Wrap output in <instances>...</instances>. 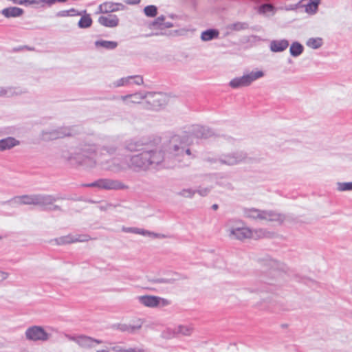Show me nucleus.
I'll return each mask as SVG.
<instances>
[{
    "label": "nucleus",
    "mask_w": 352,
    "mask_h": 352,
    "mask_svg": "<svg viewBox=\"0 0 352 352\" xmlns=\"http://www.w3.org/2000/svg\"><path fill=\"white\" fill-rule=\"evenodd\" d=\"M58 199L59 197H58L50 195L38 194L36 205L43 207L44 209L56 210L58 209V207L57 206H54L53 204Z\"/></svg>",
    "instance_id": "nucleus-13"
},
{
    "label": "nucleus",
    "mask_w": 352,
    "mask_h": 352,
    "mask_svg": "<svg viewBox=\"0 0 352 352\" xmlns=\"http://www.w3.org/2000/svg\"><path fill=\"white\" fill-rule=\"evenodd\" d=\"M92 24V19L89 14L82 16L78 21V26L80 28H87Z\"/></svg>",
    "instance_id": "nucleus-36"
},
{
    "label": "nucleus",
    "mask_w": 352,
    "mask_h": 352,
    "mask_svg": "<svg viewBox=\"0 0 352 352\" xmlns=\"http://www.w3.org/2000/svg\"><path fill=\"white\" fill-rule=\"evenodd\" d=\"M320 0L309 1L306 5H305V12L310 14L316 13Z\"/></svg>",
    "instance_id": "nucleus-34"
},
{
    "label": "nucleus",
    "mask_w": 352,
    "mask_h": 352,
    "mask_svg": "<svg viewBox=\"0 0 352 352\" xmlns=\"http://www.w3.org/2000/svg\"><path fill=\"white\" fill-rule=\"evenodd\" d=\"M212 188V186H210V187H201V186L197 190H196V192H197L199 195H201L202 197H205L207 195H208V193L210 192Z\"/></svg>",
    "instance_id": "nucleus-44"
},
{
    "label": "nucleus",
    "mask_w": 352,
    "mask_h": 352,
    "mask_svg": "<svg viewBox=\"0 0 352 352\" xmlns=\"http://www.w3.org/2000/svg\"><path fill=\"white\" fill-rule=\"evenodd\" d=\"M140 1L141 0H126V2L130 5H135L139 3Z\"/></svg>",
    "instance_id": "nucleus-52"
},
{
    "label": "nucleus",
    "mask_w": 352,
    "mask_h": 352,
    "mask_svg": "<svg viewBox=\"0 0 352 352\" xmlns=\"http://www.w3.org/2000/svg\"><path fill=\"white\" fill-rule=\"evenodd\" d=\"M248 28V25L244 22H236L229 25V28L232 30L234 31H240L242 30H245Z\"/></svg>",
    "instance_id": "nucleus-41"
},
{
    "label": "nucleus",
    "mask_w": 352,
    "mask_h": 352,
    "mask_svg": "<svg viewBox=\"0 0 352 352\" xmlns=\"http://www.w3.org/2000/svg\"><path fill=\"white\" fill-rule=\"evenodd\" d=\"M192 136L188 134L175 135L164 146L163 153L157 148H151L149 145L139 141L131 140L126 144L130 151H142L141 153L133 155L129 158L130 168L135 170H147L150 167H155L161 164L165 157H178L191 156L189 146L192 143ZM180 160V159H178Z\"/></svg>",
    "instance_id": "nucleus-1"
},
{
    "label": "nucleus",
    "mask_w": 352,
    "mask_h": 352,
    "mask_svg": "<svg viewBox=\"0 0 352 352\" xmlns=\"http://www.w3.org/2000/svg\"><path fill=\"white\" fill-rule=\"evenodd\" d=\"M72 131L69 128L60 127L43 131L41 134V138L43 140H52L57 138H62L65 136L71 135Z\"/></svg>",
    "instance_id": "nucleus-11"
},
{
    "label": "nucleus",
    "mask_w": 352,
    "mask_h": 352,
    "mask_svg": "<svg viewBox=\"0 0 352 352\" xmlns=\"http://www.w3.org/2000/svg\"><path fill=\"white\" fill-rule=\"evenodd\" d=\"M19 141L12 137L0 140V151L9 150L19 144Z\"/></svg>",
    "instance_id": "nucleus-24"
},
{
    "label": "nucleus",
    "mask_w": 352,
    "mask_h": 352,
    "mask_svg": "<svg viewBox=\"0 0 352 352\" xmlns=\"http://www.w3.org/2000/svg\"><path fill=\"white\" fill-rule=\"evenodd\" d=\"M22 90L18 88L14 87H0V96H12L14 95L21 94L22 93Z\"/></svg>",
    "instance_id": "nucleus-33"
},
{
    "label": "nucleus",
    "mask_w": 352,
    "mask_h": 352,
    "mask_svg": "<svg viewBox=\"0 0 352 352\" xmlns=\"http://www.w3.org/2000/svg\"><path fill=\"white\" fill-rule=\"evenodd\" d=\"M68 12L70 13L69 16H79L81 14V13L80 12H78L77 10H76L74 8L68 10Z\"/></svg>",
    "instance_id": "nucleus-49"
},
{
    "label": "nucleus",
    "mask_w": 352,
    "mask_h": 352,
    "mask_svg": "<svg viewBox=\"0 0 352 352\" xmlns=\"http://www.w3.org/2000/svg\"><path fill=\"white\" fill-rule=\"evenodd\" d=\"M122 230L124 232H131L135 234H138L144 236L151 237V238H164V235L157 233H154L144 229H140L134 227H123Z\"/></svg>",
    "instance_id": "nucleus-19"
},
{
    "label": "nucleus",
    "mask_w": 352,
    "mask_h": 352,
    "mask_svg": "<svg viewBox=\"0 0 352 352\" xmlns=\"http://www.w3.org/2000/svg\"><path fill=\"white\" fill-rule=\"evenodd\" d=\"M155 282L158 283H173V280L171 279L158 278Z\"/></svg>",
    "instance_id": "nucleus-50"
},
{
    "label": "nucleus",
    "mask_w": 352,
    "mask_h": 352,
    "mask_svg": "<svg viewBox=\"0 0 352 352\" xmlns=\"http://www.w3.org/2000/svg\"><path fill=\"white\" fill-rule=\"evenodd\" d=\"M337 190L340 192L351 191L352 190V182H338Z\"/></svg>",
    "instance_id": "nucleus-39"
},
{
    "label": "nucleus",
    "mask_w": 352,
    "mask_h": 352,
    "mask_svg": "<svg viewBox=\"0 0 352 352\" xmlns=\"http://www.w3.org/2000/svg\"><path fill=\"white\" fill-rule=\"evenodd\" d=\"M145 99L154 110L159 109L166 103L165 96L161 93H147L145 94Z\"/></svg>",
    "instance_id": "nucleus-12"
},
{
    "label": "nucleus",
    "mask_w": 352,
    "mask_h": 352,
    "mask_svg": "<svg viewBox=\"0 0 352 352\" xmlns=\"http://www.w3.org/2000/svg\"><path fill=\"white\" fill-rule=\"evenodd\" d=\"M69 14L70 13L68 12V10H61V11L58 12L56 14V16L57 17H67V16H69Z\"/></svg>",
    "instance_id": "nucleus-46"
},
{
    "label": "nucleus",
    "mask_w": 352,
    "mask_h": 352,
    "mask_svg": "<svg viewBox=\"0 0 352 352\" xmlns=\"http://www.w3.org/2000/svg\"><path fill=\"white\" fill-rule=\"evenodd\" d=\"M25 338L32 342H46L51 335L41 326H32L28 327L25 332Z\"/></svg>",
    "instance_id": "nucleus-8"
},
{
    "label": "nucleus",
    "mask_w": 352,
    "mask_h": 352,
    "mask_svg": "<svg viewBox=\"0 0 352 352\" xmlns=\"http://www.w3.org/2000/svg\"><path fill=\"white\" fill-rule=\"evenodd\" d=\"M14 4H18V5H25V4H29L30 5V1H31V0H11Z\"/></svg>",
    "instance_id": "nucleus-48"
},
{
    "label": "nucleus",
    "mask_w": 352,
    "mask_h": 352,
    "mask_svg": "<svg viewBox=\"0 0 352 352\" xmlns=\"http://www.w3.org/2000/svg\"><path fill=\"white\" fill-rule=\"evenodd\" d=\"M247 158V154L243 151H235L223 153L218 157L208 156L206 160L211 164L219 163L221 165L235 166L243 162Z\"/></svg>",
    "instance_id": "nucleus-5"
},
{
    "label": "nucleus",
    "mask_w": 352,
    "mask_h": 352,
    "mask_svg": "<svg viewBox=\"0 0 352 352\" xmlns=\"http://www.w3.org/2000/svg\"><path fill=\"white\" fill-rule=\"evenodd\" d=\"M143 78L142 76L135 75V76H129L126 77H123L120 79H118L113 82L112 85L113 87H120L129 86L131 84H135L137 85H140L143 84Z\"/></svg>",
    "instance_id": "nucleus-15"
},
{
    "label": "nucleus",
    "mask_w": 352,
    "mask_h": 352,
    "mask_svg": "<svg viewBox=\"0 0 352 352\" xmlns=\"http://www.w3.org/2000/svg\"><path fill=\"white\" fill-rule=\"evenodd\" d=\"M22 202L25 205H36L37 195H22Z\"/></svg>",
    "instance_id": "nucleus-37"
},
{
    "label": "nucleus",
    "mask_w": 352,
    "mask_h": 352,
    "mask_svg": "<svg viewBox=\"0 0 352 352\" xmlns=\"http://www.w3.org/2000/svg\"><path fill=\"white\" fill-rule=\"evenodd\" d=\"M304 51L303 45L298 41L293 42L289 47L290 55L293 57L300 56Z\"/></svg>",
    "instance_id": "nucleus-28"
},
{
    "label": "nucleus",
    "mask_w": 352,
    "mask_h": 352,
    "mask_svg": "<svg viewBox=\"0 0 352 352\" xmlns=\"http://www.w3.org/2000/svg\"><path fill=\"white\" fill-rule=\"evenodd\" d=\"M243 214L245 217L250 219L276 222L277 224H281L285 219V215L282 214L273 210H263L255 208H244Z\"/></svg>",
    "instance_id": "nucleus-3"
},
{
    "label": "nucleus",
    "mask_w": 352,
    "mask_h": 352,
    "mask_svg": "<svg viewBox=\"0 0 352 352\" xmlns=\"http://www.w3.org/2000/svg\"><path fill=\"white\" fill-rule=\"evenodd\" d=\"M142 325V322L141 320H138L135 324H122L120 326V329L122 331H128L129 333H133L136 330L140 329Z\"/></svg>",
    "instance_id": "nucleus-35"
},
{
    "label": "nucleus",
    "mask_w": 352,
    "mask_h": 352,
    "mask_svg": "<svg viewBox=\"0 0 352 352\" xmlns=\"http://www.w3.org/2000/svg\"><path fill=\"white\" fill-rule=\"evenodd\" d=\"M8 203L12 206H18L23 204L21 196L13 197L12 199L9 200Z\"/></svg>",
    "instance_id": "nucleus-43"
},
{
    "label": "nucleus",
    "mask_w": 352,
    "mask_h": 352,
    "mask_svg": "<svg viewBox=\"0 0 352 352\" xmlns=\"http://www.w3.org/2000/svg\"><path fill=\"white\" fill-rule=\"evenodd\" d=\"M265 76L263 71L256 69L251 72H245L242 76L232 79L229 85L233 89H239L250 86L253 82L263 78Z\"/></svg>",
    "instance_id": "nucleus-6"
},
{
    "label": "nucleus",
    "mask_w": 352,
    "mask_h": 352,
    "mask_svg": "<svg viewBox=\"0 0 352 352\" xmlns=\"http://www.w3.org/2000/svg\"><path fill=\"white\" fill-rule=\"evenodd\" d=\"M136 299L139 303L149 308L165 307L170 304L168 300L156 296H139Z\"/></svg>",
    "instance_id": "nucleus-9"
},
{
    "label": "nucleus",
    "mask_w": 352,
    "mask_h": 352,
    "mask_svg": "<svg viewBox=\"0 0 352 352\" xmlns=\"http://www.w3.org/2000/svg\"><path fill=\"white\" fill-rule=\"evenodd\" d=\"M144 98H145V94L142 93H136L134 94L121 96L122 100L126 104L140 103Z\"/></svg>",
    "instance_id": "nucleus-27"
},
{
    "label": "nucleus",
    "mask_w": 352,
    "mask_h": 352,
    "mask_svg": "<svg viewBox=\"0 0 352 352\" xmlns=\"http://www.w3.org/2000/svg\"><path fill=\"white\" fill-rule=\"evenodd\" d=\"M114 152L115 149L113 148L104 147L98 154L95 146H91L89 148H83L82 153L76 154L75 157H69L68 160L72 162L74 161L87 168H95L98 164L101 169L116 173L130 168L127 158L124 160L113 158L111 160L105 158L106 155H111Z\"/></svg>",
    "instance_id": "nucleus-2"
},
{
    "label": "nucleus",
    "mask_w": 352,
    "mask_h": 352,
    "mask_svg": "<svg viewBox=\"0 0 352 352\" xmlns=\"http://www.w3.org/2000/svg\"><path fill=\"white\" fill-rule=\"evenodd\" d=\"M67 0H54V4L56 3V2H65Z\"/></svg>",
    "instance_id": "nucleus-56"
},
{
    "label": "nucleus",
    "mask_w": 352,
    "mask_h": 352,
    "mask_svg": "<svg viewBox=\"0 0 352 352\" xmlns=\"http://www.w3.org/2000/svg\"><path fill=\"white\" fill-rule=\"evenodd\" d=\"M171 26H172V25H171L170 23H165V25H164V27H166V28H170V27H171Z\"/></svg>",
    "instance_id": "nucleus-55"
},
{
    "label": "nucleus",
    "mask_w": 352,
    "mask_h": 352,
    "mask_svg": "<svg viewBox=\"0 0 352 352\" xmlns=\"http://www.w3.org/2000/svg\"><path fill=\"white\" fill-rule=\"evenodd\" d=\"M323 44L322 38L320 37L309 38L306 41V45L314 50L320 48Z\"/></svg>",
    "instance_id": "nucleus-32"
},
{
    "label": "nucleus",
    "mask_w": 352,
    "mask_h": 352,
    "mask_svg": "<svg viewBox=\"0 0 352 352\" xmlns=\"http://www.w3.org/2000/svg\"><path fill=\"white\" fill-rule=\"evenodd\" d=\"M276 11V8L272 4L265 3L259 6L258 13L265 16H273Z\"/></svg>",
    "instance_id": "nucleus-29"
},
{
    "label": "nucleus",
    "mask_w": 352,
    "mask_h": 352,
    "mask_svg": "<svg viewBox=\"0 0 352 352\" xmlns=\"http://www.w3.org/2000/svg\"><path fill=\"white\" fill-rule=\"evenodd\" d=\"M9 276V274L5 271L0 270V283L7 279Z\"/></svg>",
    "instance_id": "nucleus-47"
},
{
    "label": "nucleus",
    "mask_w": 352,
    "mask_h": 352,
    "mask_svg": "<svg viewBox=\"0 0 352 352\" xmlns=\"http://www.w3.org/2000/svg\"><path fill=\"white\" fill-rule=\"evenodd\" d=\"M226 232L231 239L243 241L250 238V228L239 219H230L226 224Z\"/></svg>",
    "instance_id": "nucleus-4"
},
{
    "label": "nucleus",
    "mask_w": 352,
    "mask_h": 352,
    "mask_svg": "<svg viewBox=\"0 0 352 352\" xmlns=\"http://www.w3.org/2000/svg\"><path fill=\"white\" fill-rule=\"evenodd\" d=\"M144 13L148 17H155L157 14V8L153 5L147 6L144 8Z\"/></svg>",
    "instance_id": "nucleus-38"
},
{
    "label": "nucleus",
    "mask_w": 352,
    "mask_h": 352,
    "mask_svg": "<svg viewBox=\"0 0 352 352\" xmlns=\"http://www.w3.org/2000/svg\"><path fill=\"white\" fill-rule=\"evenodd\" d=\"M1 14L6 18L19 17L23 14V10L17 7H9L3 9Z\"/></svg>",
    "instance_id": "nucleus-25"
},
{
    "label": "nucleus",
    "mask_w": 352,
    "mask_h": 352,
    "mask_svg": "<svg viewBox=\"0 0 352 352\" xmlns=\"http://www.w3.org/2000/svg\"><path fill=\"white\" fill-rule=\"evenodd\" d=\"M194 331V327L192 324H178L173 328L168 327L162 332V336L166 339L178 336H190Z\"/></svg>",
    "instance_id": "nucleus-7"
},
{
    "label": "nucleus",
    "mask_w": 352,
    "mask_h": 352,
    "mask_svg": "<svg viewBox=\"0 0 352 352\" xmlns=\"http://www.w3.org/2000/svg\"><path fill=\"white\" fill-rule=\"evenodd\" d=\"M96 352H110V351H109L108 350H106V349H100V350H97Z\"/></svg>",
    "instance_id": "nucleus-54"
},
{
    "label": "nucleus",
    "mask_w": 352,
    "mask_h": 352,
    "mask_svg": "<svg viewBox=\"0 0 352 352\" xmlns=\"http://www.w3.org/2000/svg\"><path fill=\"white\" fill-rule=\"evenodd\" d=\"M119 19L115 14H109L107 16H100L98 18V23L107 28H116L119 25Z\"/></svg>",
    "instance_id": "nucleus-18"
},
{
    "label": "nucleus",
    "mask_w": 352,
    "mask_h": 352,
    "mask_svg": "<svg viewBox=\"0 0 352 352\" xmlns=\"http://www.w3.org/2000/svg\"><path fill=\"white\" fill-rule=\"evenodd\" d=\"M89 187H97L106 190H122L127 189L128 186L119 180L109 179H100L87 185Z\"/></svg>",
    "instance_id": "nucleus-10"
},
{
    "label": "nucleus",
    "mask_w": 352,
    "mask_h": 352,
    "mask_svg": "<svg viewBox=\"0 0 352 352\" xmlns=\"http://www.w3.org/2000/svg\"><path fill=\"white\" fill-rule=\"evenodd\" d=\"M54 4V0H31L30 5H34L36 8H50Z\"/></svg>",
    "instance_id": "nucleus-31"
},
{
    "label": "nucleus",
    "mask_w": 352,
    "mask_h": 352,
    "mask_svg": "<svg viewBox=\"0 0 352 352\" xmlns=\"http://www.w3.org/2000/svg\"><path fill=\"white\" fill-rule=\"evenodd\" d=\"M118 45L116 41H106L103 39H99L94 42L95 48L97 50H112L116 49Z\"/></svg>",
    "instance_id": "nucleus-22"
},
{
    "label": "nucleus",
    "mask_w": 352,
    "mask_h": 352,
    "mask_svg": "<svg viewBox=\"0 0 352 352\" xmlns=\"http://www.w3.org/2000/svg\"><path fill=\"white\" fill-rule=\"evenodd\" d=\"M250 238L252 239H260L263 238H272L275 233L264 228L251 229Z\"/></svg>",
    "instance_id": "nucleus-21"
},
{
    "label": "nucleus",
    "mask_w": 352,
    "mask_h": 352,
    "mask_svg": "<svg viewBox=\"0 0 352 352\" xmlns=\"http://www.w3.org/2000/svg\"><path fill=\"white\" fill-rule=\"evenodd\" d=\"M66 337H67L69 340L74 341V342H75L76 343H77V344H78V340L79 339V336H73L66 335Z\"/></svg>",
    "instance_id": "nucleus-51"
},
{
    "label": "nucleus",
    "mask_w": 352,
    "mask_h": 352,
    "mask_svg": "<svg viewBox=\"0 0 352 352\" xmlns=\"http://www.w3.org/2000/svg\"><path fill=\"white\" fill-rule=\"evenodd\" d=\"M212 208L214 209V210H217L218 208V206L217 204H214L212 206Z\"/></svg>",
    "instance_id": "nucleus-57"
},
{
    "label": "nucleus",
    "mask_w": 352,
    "mask_h": 352,
    "mask_svg": "<svg viewBox=\"0 0 352 352\" xmlns=\"http://www.w3.org/2000/svg\"><path fill=\"white\" fill-rule=\"evenodd\" d=\"M196 193V190L192 188H184L177 192V195L186 198H192Z\"/></svg>",
    "instance_id": "nucleus-42"
},
{
    "label": "nucleus",
    "mask_w": 352,
    "mask_h": 352,
    "mask_svg": "<svg viewBox=\"0 0 352 352\" xmlns=\"http://www.w3.org/2000/svg\"><path fill=\"white\" fill-rule=\"evenodd\" d=\"M103 341L97 340L86 336H79L78 344L85 349H91L96 346V344H102Z\"/></svg>",
    "instance_id": "nucleus-17"
},
{
    "label": "nucleus",
    "mask_w": 352,
    "mask_h": 352,
    "mask_svg": "<svg viewBox=\"0 0 352 352\" xmlns=\"http://www.w3.org/2000/svg\"><path fill=\"white\" fill-rule=\"evenodd\" d=\"M295 9H296V6H292V5L289 6H287V7L285 8V10H295Z\"/></svg>",
    "instance_id": "nucleus-53"
},
{
    "label": "nucleus",
    "mask_w": 352,
    "mask_h": 352,
    "mask_svg": "<svg viewBox=\"0 0 352 352\" xmlns=\"http://www.w3.org/2000/svg\"><path fill=\"white\" fill-rule=\"evenodd\" d=\"M193 133L198 138H208L214 134L210 129L202 126H195L193 129Z\"/></svg>",
    "instance_id": "nucleus-23"
},
{
    "label": "nucleus",
    "mask_w": 352,
    "mask_h": 352,
    "mask_svg": "<svg viewBox=\"0 0 352 352\" xmlns=\"http://www.w3.org/2000/svg\"><path fill=\"white\" fill-rule=\"evenodd\" d=\"M89 237L87 235H72L60 236L54 241L57 245H65L76 242H85L89 241Z\"/></svg>",
    "instance_id": "nucleus-16"
},
{
    "label": "nucleus",
    "mask_w": 352,
    "mask_h": 352,
    "mask_svg": "<svg viewBox=\"0 0 352 352\" xmlns=\"http://www.w3.org/2000/svg\"><path fill=\"white\" fill-rule=\"evenodd\" d=\"M165 17L164 16H158L155 21L153 23V26H162Z\"/></svg>",
    "instance_id": "nucleus-45"
},
{
    "label": "nucleus",
    "mask_w": 352,
    "mask_h": 352,
    "mask_svg": "<svg viewBox=\"0 0 352 352\" xmlns=\"http://www.w3.org/2000/svg\"><path fill=\"white\" fill-rule=\"evenodd\" d=\"M289 45L287 39L273 40L270 42V48L273 52H282L285 51Z\"/></svg>",
    "instance_id": "nucleus-20"
},
{
    "label": "nucleus",
    "mask_w": 352,
    "mask_h": 352,
    "mask_svg": "<svg viewBox=\"0 0 352 352\" xmlns=\"http://www.w3.org/2000/svg\"><path fill=\"white\" fill-rule=\"evenodd\" d=\"M125 9V6L121 3H115L112 1H106L100 5L98 8L97 14H108L111 12H116L122 11Z\"/></svg>",
    "instance_id": "nucleus-14"
},
{
    "label": "nucleus",
    "mask_w": 352,
    "mask_h": 352,
    "mask_svg": "<svg viewBox=\"0 0 352 352\" xmlns=\"http://www.w3.org/2000/svg\"><path fill=\"white\" fill-rule=\"evenodd\" d=\"M219 36V31L217 29H208L203 31L201 34V39L207 42L218 38Z\"/></svg>",
    "instance_id": "nucleus-26"
},
{
    "label": "nucleus",
    "mask_w": 352,
    "mask_h": 352,
    "mask_svg": "<svg viewBox=\"0 0 352 352\" xmlns=\"http://www.w3.org/2000/svg\"><path fill=\"white\" fill-rule=\"evenodd\" d=\"M268 265L271 268L276 270H284L285 268V266L283 263L275 259H270Z\"/></svg>",
    "instance_id": "nucleus-40"
},
{
    "label": "nucleus",
    "mask_w": 352,
    "mask_h": 352,
    "mask_svg": "<svg viewBox=\"0 0 352 352\" xmlns=\"http://www.w3.org/2000/svg\"><path fill=\"white\" fill-rule=\"evenodd\" d=\"M111 351L114 352H144V349L141 347H129L126 348L121 345H115L111 347Z\"/></svg>",
    "instance_id": "nucleus-30"
}]
</instances>
